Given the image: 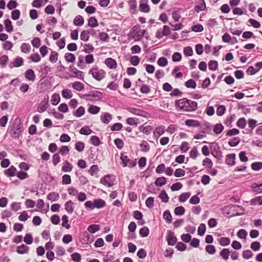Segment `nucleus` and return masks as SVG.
Returning a JSON list of instances; mask_svg holds the SVG:
<instances>
[{"mask_svg": "<svg viewBox=\"0 0 262 262\" xmlns=\"http://www.w3.org/2000/svg\"><path fill=\"white\" fill-rule=\"evenodd\" d=\"M175 106L177 111L190 112H194L198 108V103L194 101L184 98L175 101Z\"/></svg>", "mask_w": 262, "mask_h": 262, "instance_id": "nucleus-1", "label": "nucleus"}, {"mask_svg": "<svg viewBox=\"0 0 262 262\" xmlns=\"http://www.w3.org/2000/svg\"><path fill=\"white\" fill-rule=\"evenodd\" d=\"M11 136L14 139H18L23 132V126L19 121L16 120L11 127Z\"/></svg>", "mask_w": 262, "mask_h": 262, "instance_id": "nucleus-2", "label": "nucleus"}, {"mask_svg": "<svg viewBox=\"0 0 262 262\" xmlns=\"http://www.w3.org/2000/svg\"><path fill=\"white\" fill-rule=\"evenodd\" d=\"M89 73L91 74L93 77L97 81H100L103 79L106 75L104 71L101 69H99L96 66L90 69Z\"/></svg>", "mask_w": 262, "mask_h": 262, "instance_id": "nucleus-3", "label": "nucleus"}, {"mask_svg": "<svg viewBox=\"0 0 262 262\" xmlns=\"http://www.w3.org/2000/svg\"><path fill=\"white\" fill-rule=\"evenodd\" d=\"M102 93L98 91H91L89 94H86L80 96L81 98L85 99L87 101L99 100L101 99Z\"/></svg>", "mask_w": 262, "mask_h": 262, "instance_id": "nucleus-4", "label": "nucleus"}, {"mask_svg": "<svg viewBox=\"0 0 262 262\" xmlns=\"http://www.w3.org/2000/svg\"><path fill=\"white\" fill-rule=\"evenodd\" d=\"M114 176L112 174H107L100 179V183L103 185L111 187L114 185Z\"/></svg>", "mask_w": 262, "mask_h": 262, "instance_id": "nucleus-5", "label": "nucleus"}, {"mask_svg": "<svg viewBox=\"0 0 262 262\" xmlns=\"http://www.w3.org/2000/svg\"><path fill=\"white\" fill-rule=\"evenodd\" d=\"M120 159L122 161V166L126 167L128 166L129 167H134L136 164V160L134 161L130 160L127 156L124 155L123 154H121Z\"/></svg>", "mask_w": 262, "mask_h": 262, "instance_id": "nucleus-6", "label": "nucleus"}, {"mask_svg": "<svg viewBox=\"0 0 262 262\" xmlns=\"http://www.w3.org/2000/svg\"><path fill=\"white\" fill-rule=\"evenodd\" d=\"M211 154L217 160H221L223 157L222 152L220 149L219 145L216 143L215 145L210 148Z\"/></svg>", "mask_w": 262, "mask_h": 262, "instance_id": "nucleus-7", "label": "nucleus"}, {"mask_svg": "<svg viewBox=\"0 0 262 262\" xmlns=\"http://www.w3.org/2000/svg\"><path fill=\"white\" fill-rule=\"evenodd\" d=\"M130 34L135 40H139L141 38L140 27L139 26H134L131 30Z\"/></svg>", "mask_w": 262, "mask_h": 262, "instance_id": "nucleus-8", "label": "nucleus"}, {"mask_svg": "<svg viewBox=\"0 0 262 262\" xmlns=\"http://www.w3.org/2000/svg\"><path fill=\"white\" fill-rule=\"evenodd\" d=\"M24 64V59L22 57L17 56L15 57L13 61L11 62L9 66L10 68H18L21 66H23Z\"/></svg>", "mask_w": 262, "mask_h": 262, "instance_id": "nucleus-9", "label": "nucleus"}, {"mask_svg": "<svg viewBox=\"0 0 262 262\" xmlns=\"http://www.w3.org/2000/svg\"><path fill=\"white\" fill-rule=\"evenodd\" d=\"M128 111L133 114L144 117H146L148 114V113L144 110L135 107H129Z\"/></svg>", "mask_w": 262, "mask_h": 262, "instance_id": "nucleus-10", "label": "nucleus"}, {"mask_svg": "<svg viewBox=\"0 0 262 262\" xmlns=\"http://www.w3.org/2000/svg\"><path fill=\"white\" fill-rule=\"evenodd\" d=\"M174 232L171 230L168 231L166 239L168 245L174 246L176 244L177 242V238L174 235Z\"/></svg>", "mask_w": 262, "mask_h": 262, "instance_id": "nucleus-11", "label": "nucleus"}, {"mask_svg": "<svg viewBox=\"0 0 262 262\" xmlns=\"http://www.w3.org/2000/svg\"><path fill=\"white\" fill-rule=\"evenodd\" d=\"M148 0H141L140 1L139 10L144 13H148L150 11V6L148 4Z\"/></svg>", "mask_w": 262, "mask_h": 262, "instance_id": "nucleus-12", "label": "nucleus"}, {"mask_svg": "<svg viewBox=\"0 0 262 262\" xmlns=\"http://www.w3.org/2000/svg\"><path fill=\"white\" fill-rule=\"evenodd\" d=\"M69 70L73 73L74 75L73 76V77H77L80 79H83V78H84L83 73L82 71H80L77 70L73 66H70Z\"/></svg>", "mask_w": 262, "mask_h": 262, "instance_id": "nucleus-13", "label": "nucleus"}, {"mask_svg": "<svg viewBox=\"0 0 262 262\" xmlns=\"http://www.w3.org/2000/svg\"><path fill=\"white\" fill-rule=\"evenodd\" d=\"M206 8V3L204 0H199L198 2V4L194 7V10L195 12L199 13L205 10Z\"/></svg>", "mask_w": 262, "mask_h": 262, "instance_id": "nucleus-14", "label": "nucleus"}, {"mask_svg": "<svg viewBox=\"0 0 262 262\" xmlns=\"http://www.w3.org/2000/svg\"><path fill=\"white\" fill-rule=\"evenodd\" d=\"M236 155L235 154H228L226 156V158L225 160V163L230 166L234 165L235 164V160Z\"/></svg>", "mask_w": 262, "mask_h": 262, "instance_id": "nucleus-15", "label": "nucleus"}, {"mask_svg": "<svg viewBox=\"0 0 262 262\" xmlns=\"http://www.w3.org/2000/svg\"><path fill=\"white\" fill-rule=\"evenodd\" d=\"M25 76L27 80L31 81H34L36 78L35 73L32 69L27 70L25 73Z\"/></svg>", "mask_w": 262, "mask_h": 262, "instance_id": "nucleus-16", "label": "nucleus"}, {"mask_svg": "<svg viewBox=\"0 0 262 262\" xmlns=\"http://www.w3.org/2000/svg\"><path fill=\"white\" fill-rule=\"evenodd\" d=\"M251 187L255 194L262 193V182L260 183H254L251 185Z\"/></svg>", "mask_w": 262, "mask_h": 262, "instance_id": "nucleus-17", "label": "nucleus"}, {"mask_svg": "<svg viewBox=\"0 0 262 262\" xmlns=\"http://www.w3.org/2000/svg\"><path fill=\"white\" fill-rule=\"evenodd\" d=\"M29 250V247L25 244H21L16 248V252L19 254H24L28 253Z\"/></svg>", "mask_w": 262, "mask_h": 262, "instance_id": "nucleus-18", "label": "nucleus"}, {"mask_svg": "<svg viewBox=\"0 0 262 262\" xmlns=\"http://www.w3.org/2000/svg\"><path fill=\"white\" fill-rule=\"evenodd\" d=\"M16 171V168L14 166H11L4 171V174L8 177H12L15 176Z\"/></svg>", "mask_w": 262, "mask_h": 262, "instance_id": "nucleus-19", "label": "nucleus"}, {"mask_svg": "<svg viewBox=\"0 0 262 262\" xmlns=\"http://www.w3.org/2000/svg\"><path fill=\"white\" fill-rule=\"evenodd\" d=\"M105 63L110 69H115L117 66L116 60L112 58H106Z\"/></svg>", "mask_w": 262, "mask_h": 262, "instance_id": "nucleus-20", "label": "nucleus"}, {"mask_svg": "<svg viewBox=\"0 0 262 262\" xmlns=\"http://www.w3.org/2000/svg\"><path fill=\"white\" fill-rule=\"evenodd\" d=\"M112 115L108 113H104L100 117L101 121L105 124H108L112 120Z\"/></svg>", "mask_w": 262, "mask_h": 262, "instance_id": "nucleus-21", "label": "nucleus"}, {"mask_svg": "<svg viewBox=\"0 0 262 262\" xmlns=\"http://www.w3.org/2000/svg\"><path fill=\"white\" fill-rule=\"evenodd\" d=\"M74 203L71 200L67 202L64 205V209L66 211L69 213L72 214L74 211Z\"/></svg>", "mask_w": 262, "mask_h": 262, "instance_id": "nucleus-22", "label": "nucleus"}, {"mask_svg": "<svg viewBox=\"0 0 262 262\" xmlns=\"http://www.w3.org/2000/svg\"><path fill=\"white\" fill-rule=\"evenodd\" d=\"M230 252L228 249L224 248L220 253V256L225 260H227L229 258Z\"/></svg>", "mask_w": 262, "mask_h": 262, "instance_id": "nucleus-23", "label": "nucleus"}, {"mask_svg": "<svg viewBox=\"0 0 262 262\" xmlns=\"http://www.w3.org/2000/svg\"><path fill=\"white\" fill-rule=\"evenodd\" d=\"M128 5L132 12L134 14L137 13V4L136 0H129L128 2Z\"/></svg>", "mask_w": 262, "mask_h": 262, "instance_id": "nucleus-24", "label": "nucleus"}, {"mask_svg": "<svg viewBox=\"0 0 262 262\" xmlns=\"http://www.w3.org/2000/svg\"><path fill=\"white\" fill-rule=\"evenodd\" d=\"M186 125L189 127H198L200 126V123L198 121L193 119H188L185 122Z\"/></svg>", "mask_w": 262, "mask_h": 262, "instance_id": "nucleus-25", "label": "nucleus"}, {"mask_svg": "<svg viewBox=\"0 0 262 262\" xmlns=\"http://www.w3.org/2000/svg\"><path fill=\"white\" fill-rule=\"evenodd\" d=\"M73 24L76 26H81L84 24V19L81 15L76 16L73 21Z\"/></svg>", "mask_w": 262, "mask_h": 262, "instance_id": "nucleus-26", "label": "nucleus"}, {"mask_svg": "<svg viewBox=\"0 0 262 262\" xmlns=\"http://www.w3.org/2000/svg\"><path fill=\"white\" fill-rule=\"evenodd\" d=\"M217 240L220 245L222 246H227L230 243V239L229 237H222L218 238Z\"/></svg>", "mask_w": 262, "mask_h": 262, "instance_id": "nucleus-27", "label": "nucleus"}, {"mask_svg": "<svg viewBox=\"0 0 262 262\" xmlns=\"http://www.w3.org/2000/svg\"><path fill=\"white\" fill-rule=\"evenodd\" d=\"M94 205L95 208H101L105 206L106 203L104 200L101 199H96L94 200Z\"/></svg>", "mask_w": 262, "mask_h": 262, "instance_id": "nucleus-28", "label": "nucleus"}, {"mask_svg": "<svg viewBox=\"0 0 262 262\" xmlns=\"http://www.w3.org/2000/svg\"><path fill=\"white\" fill-rule=\"evenodd\" d=\"M49 106L48 101H42L38 107V111L40 113L45 112Z\"/></svg>", "mask_w": 262, "mask_h": 262, "instance_id": "nucleus-29", "label": "nucleus"}, {"mask_svg": "<svg viewBox=\"0 0 262 262\" xmlns=\"http://www.w3.org/2000/svg\"><path fill=\"white\" fill-rule=\"evenodd\" d=\"M85 113V108L83 106H80L75 112L73 115L77 117H80Z\"/></svg>", "mask_w": 262, "mask_h": 262, "instance_id": "nucleus-30", "label": "nucleus"}, {"mask_svg": "<svg viewBox=\"0 0 262 262\" xmlns=\"http://www.w3.org/2000/svg\"><path fill=\"white\" fill-rule=\"evenodd\" d=\"M250 204L251 205H262V196H256L252 199L250 201Z\"/></svg>", "mask_w": 262, "mask_h": 262, "instance_id": "nucleus-31", "label": "nucleus"}, {"mask_svg": "<svg viewBox=\"0 0 262 262\" xmlns=\"http://www.w3.org/2000/svg\"><path fill=\"white\" fill-rule=\"evenodd\" d=\"M31 46L28 43H23L20 46V50L24 53H28L31 51Z\"/></svg>", "mask_w": 262, "mask_h": 262, "instance_id": "nucleus-32", "label": "nucleus"}, {"mask_svg": "<svg viewBox=\"0 0 262 262\" xmlns=\"http://www.w3.org/2000/svg\"><path fill=\"white\" fill-rule=\"evenodd\" d=\"M73 168L72 165L68 161H66L63 163V165L62 167V170L64 172H70Z\"/></svg>", "mask_w": 262, "mask_h": 262, "instance_id": "nucleus-33", "label": "nucleus"}, {"mask_svg": "<svg viewBox=\"0 0 262 262\" xmlns=\"http://www.w3.org/2000/svg\"><path fill=\"white\" fill-rule=\"evenodd\" d=\"M100 110V108L99 106L90 105L88 111L90 114L95 115L98 114Z\"/></svg>", "mask_w": 262, "mask_h": 262, "instance_id": "nucleus-34", "label": "nucleus"}, {"mask_svg": "<svg viewBox=\"0 0 262 262\" xmlns=\"http://www.w3.org/2000/svg\"><path fill=\"white\" fill-rule=\"evenodd\" d=\"M149 234V229L146 227L144 226L142 228L140 229L139 231V234L142 237H147Z\"/></svg>", "mask_w": 262, "mask_h": 262, "instance_id": "nucleus-35", "label": "nucleus"}, {"mask_svg": "<svg viewBox=\"0 0 262 262\" xmlns=\"http://www.w3.org/2000/svg\"><path fill=\"white\" fill-rule=\"evenodd\" d=\"M166 183V179L164 177L158 178L155 182L156 186H162Z\"/></svg>", "mask_w": 262, "mask_h": 262, "instance_id": "nucleus-36", "label": "nucleus"}, {"mask_svg": "<svg viewBox=\"0 0 262 262\" xmlns=\"http://www.w3.org/2000/svg\"><path fill=\"white\" fill-rule=\"evenodd\" d=\"M88 25L92 28L97 27L98 26V23L97 19L93 16L90 17L88 20Z\"/></svg>", "mask_w": 262, "mask_h": 262, "instance_id": "nucleus-37", "label": "nucleus"}, {"mask_svg": "<svg viewBox=\"0 0 262 262\" xmlns=\"http://www.w3.org/2000/svg\"><path fill=\"white\" fill-rule=\"evenodd\" d=\"M59 198V195L57 192H52L49 193L47 196V199L51 201H55Z\"/></svg>", "mask_w": 262, "mask_h": 262, "instance_id": "nucleus-38", "label": "nucleus"}, {"mask_svg": "<svg viewBox=\"0 0 262 262\" xmlns=\"http://www.w3.org/2000/svg\"><path fill=\"white\" fill-rule=\"evenodd\" d=\"M72 84V87L77 91H81L84 89V85L80 82L76 81Z\"/></svg>", "mask_w": 262, "mask_h": 262, "instance_id": "nucleus-39", "label": "nucleus"}, {"mask_svg": "<svg viewBox=\"0 0 262 262\" xmlns=\"http://www.w3.org/2000/svg\"><path fill=\"white\" fill-rule=\"evenodd\" d=\"M100 230V226L99 225L92 224L88 228V230L91 233H94Z\"/></svg>", "mask_w": 262, "mask_h": 262, "instance_id": "nucleus-40", "label": "nucleus"}, {"mask_svg": "<svg viewBox=\"0 0 262 262\" xmlns=\"http://www.w3.org/2000/svg\"><path fill=\"white\" fill-rule=\"evenodd\" d=\"M62 96L66 99H70L73 96V94L71 90L69 89H63L62 91Z\"/></svg>", "mask_w": 262, "mask_h": 262, "instance_id": "nucleus-41", "label": "nucleus"}, {"mask_svg": "<svg viewBox=\"0 0 262 262\" xmlns=\"http://www.w3.org/2000/svg\"><path fill=\"white\" fill-rule=\"evenodd\" d=\"M224 126L222 124L219 123L216 124L213 128V132L215 134H221L224 130Z\"/></svg>", "mask_w": 262, "mask_h": 262, "instance_id": "nucleus-42", "label": "nucleus"}, {"mask_svg": "<svg viewBox=\"0 0 262 262\" xmlns=\"http://www.w3.org/2000/svg\"><path fill=\"white\" fill-rule=\"evenodd\" d=\"M64 58L67 62H73L75 60V55L71 53H67L64 55Z\"/></svg>", "mask_w": 262, "mask_h": 262, "instance_id": "nucleus-43", "label": "nucleus"}, {"mask_svg": "<svg viewBox=\"0 0 262 262\" xmlns=\"http://www.w3.org/2000/svg\"><path fill=\"white\" fill-rule=\"evenodd\" d=\"M89 35L88 30L82 31L80 35V39L84 41H88L90 37Z\"/></svg>", "mask_w": 262, "mask_h": 262, "instance_id": "nucleus-44", "label": "nucleus"}, {"mask_svg": "<svg viewBox=\"0 0 262 262\" xmlns=\"http://www.w3.org/2000/svg\"><path fill=\"white\" fill-rule=\"evenodd\" d=\"M251 167L252 170L258 171L262 169V162H255L251 164Z\"/></svg>", "mask_w": 262, "mask_h": 262, "instance_id": "nucleus-45", "label": "nucleus"}, {"mask_svg": "<svg viewBox=\"0 0 262 262\" xmlns=\"http://www.w3.org/2000/svg\"><path fill=\"white\" fill-rule=\"evenodd\" d=\"M208 68L210 70L215 71L217 69L218 62L216 60H210L208 63Z\"/></svg>", "mask_w": 262, "mask_h": 262, "instance_id": "nucleus-46", "label": "nucleus"}, {"mask_svg": "<svg viewBox=\"0 0 262 262\" xmlns=\"http://www.w3.org/2000/svg\"><path fill=\"white\" fill-rule=\"evenodd\" d=\"M163 218L168 224L171 223L172 220V216L169 210L165 211L163 213Z\"/></svg>", "mask_w": 262, "mask_h": 262, "instance_id": "nucleus-47", "label": "nucleus"}, {"mask_svg": "<svg viewBox=\"0 0 262 262\" xmlns=\"http://www.w3.org/2000/svg\"><path fill=\"white\" fill-rule=\"evenodd\" d=\"M236 125L240 128H245L246 125V121L245 118H239L237 122Z\"/></svg>", "mask_w": 262, "mask_h": 262, "instance_id": "nucleus-48", "label": "nucleus"}, {"mask_svg": "<svg viewBox=\"0 0 262 262\" xmlns=\"http://www.w3.org/2000/svg\"><path fill=\"white\" fill-rule=\"evenodd\" d=\"M190 192H184L181 194L179 197V201L180 202H185L190 196Z\"/></svg>", "mask_w": 262, "mask_h": 262, "instance_id": "nucleus-49", "label": "nucleus"}, {"mask_svg": "<svg viewBox=\"0 0 262 262\" xmlns=\"http://www.w3.org/2000/svg\"><path fill=\"white\" fill-rule=\"evenodd\" d=\"M4 24L6 31L9 33L13 31V26L11 20L9 19H7L5 20Z\"/></svg>", "mask_w": 262, "mask_h": 262, "instance_id": "nucleus-50", "label": "nucleus"}, {"mask_svg": "<svg viewBox=\"0 0 262 262\" xmlns=\"http://www.w3.org/2000/svg\"><path fill=\"white\" fill-rule=\"evenodd\" d=\"M139 129L141 132H142L143 133L146 135H148L151 132L152 128L151 126L150 125H147L146 126H143L141 125L139 127Z\"/></svg>", "mask_w": 262, "mask_h": 262, "instance_id": "nucleus-51", "label": "nucleus"}, {"mask_svg": "<svg viewBox=\"0 0 262 262\" xmlns=\"http://www.w3.org/2000/svg\"><path fill=\"white\" fill-rule=\"evenodd\" d=\"M60 100V98L59 95L57 94H54L52 96L51 101L53 105H56L59 103Z\"/></svg>", "mask_w": 262, "mask_h": 262, "instance_id": "nucleus-52", "label": "nucleus"}, {"mask_svg": "<svg viewBox=\"0 0 262 262\" xmlns=\"http://www.w3.org/2000/svg\"><path fill=\"white\" fill-rule=\"evenodd\" d=\"M141 151L143 152H148L150 149L149 144L145 141H143L140 144Z\"/></svg>", "mask_w": 262, "mask_h": 262, "instance_id": "nucleus-53", "label": "nucleus"}, {"mask_svg": "<svg viewBox=\"0 0 262 262\" xmlns=\"http://www.w3.org/2000/svg\"><path fill=\"white\" fill-rule=\"evenodd\" d=\"M99 171V167L97 165H93L91 166L90 169L89 170V172L91 176H95Z\"/></svg>", "mask_w": 262, "mask_h": 262, "instance_id": "nucleus-54", "label": "nucleus"}, {"mask_svg": "<svg viewBox=\"0 0 262 262\" xmlns=\"http://www.w3.org/2000/svg\"><path fill=\"white\" fill-rule=\"evenodd\" d=\"M185 211V208L183 206H178L175 208L174 210V214L176 215H182Z\"/></svg>", "mask_w": 262, "mask_h": 262, "instance_id": "nucleus-55", "label": "nucleus"}, {"mask_svg": "<svg viewBox=\"0 0 262 262\" xmlns=\"http://www.w3.org/2000/svg\"><path fill=\"white\" fill-rule=\"evenodd\" d=\"M159 197L164 203H167L169 201V197L164 190L161 191Z\"/></svg>", "mask_w": 262, "mask_h": 262, "instance_id": "nucleus-56", "label": "nucleus"}, {"mask_svg": "<svg viewBox=\"0 0 262 262\" xmlns=\"http://www.w3.org/2000/svg\"><path fill=\"white\" fill-rule=\"evenodd\" d=\"M80 133L82 135H90L93 131L88 126L82 127L80 130Z\"/></svg>", "mask_w": 262, "mask_h": 262, "instance_id": "nucleus-57", "label": "nucleus"}, {"mask_svg": "<svg viewBox=\"0 0 262 262\" xmlns=\"http://www.w3.org/2000/svg\"><path fill=\"white\" fill-rule=\"evenodd\" d=\"M85 147L84 143L81 141H78L75 144V149L79 152H81L84 150Z\"/></svg>", "mask_w": 262, "mask_h": 262, "instance_id": "nucleus-58", "label": "nucleus"}, {"mask_svg": "<svg viewBox=\"0 0 262 262\" xmlns=\"http://www.w3.org/2000/svg\"><path fill=\"white\" fill-rule=\"evenodd\" d=\"M40 68L42 73L45 75H47L52 70L51 67L49 65H47L46 63L41 64L40 66Z\"/></svg>", "mask_w": 262, "mask_h": 262, "instance_id": "nucleus-59", "label": "nucleus"}, {"mask_svg": "<svg viewBox=\"0 0 262 262\" xmlns=\"http://www.w3.org/2000/svg\"><path fill=\"white\" fill-rule=\"evenodd\" d=\"M138 119L135 118H128L126 119V123L128 125H134L136 126L138 124Z\"/></svg>", "mask_w": 262, "mask_h": 262, "instance_id": "nucleus-60", "label": "nucleus"}, {"mask_svg": "<svg viewBox=\"0 0 262 262\" xmlns=\"http://www.w3.org/2000/svg\"><path fill=\"white\" fill-rule=\"evenodd\" d=\"M85 59L84 57L82 55H79L78 57V63L77 66L81 69H83L84 67V59Z\"/></svg>", "mask_w": 262, "mask_h": 262, "instance_id": "nucleus-61", "label": "nucleus"}, {"mask_svg": "<svg viewBox=\"0 0 262 262\" xmlns=\"http://www.w3.org/2000/svg\"><path fill=\"white\" fill-rule=\"evenodd\" d=\"M49 60L51 62H56L58 60V53L54 51L51 52Z\"/></svg>", "mask_w": 262, "mask_h": 262, "instance_id": "nucleus-62", "label": "nucleus"}, {"mask_svg": "<svg viewBox=\"0 0 262 262\" xmlns=\"http://www.w3.org/2000/svg\"><path fill=\"white\" fill-rule=\"evenodd\" d=\"M240 142V139L238 137H235L231 139L229 141L228 144L231 147H234L237 146Z\"/></svg>", "mask_w": 262, "mask_h": 262, "instance_id": "nucleus-63", "label": "nucleus"}, {"mask_svg": "<svg viewBox=\"0 0 262 262\" xmlns=\"http://www.w3.org/2000/svg\"><path fill=\"white\" fill-rule=\"evenodd\" d=\"M206 251L209 254H214L216 252V249L213 245H207L205 247Z\"/></svg>", "mask_w": 262, "mask_h": 262, "instance_id": "nucleus-64", "label": "nucleus"}]
</instances>
